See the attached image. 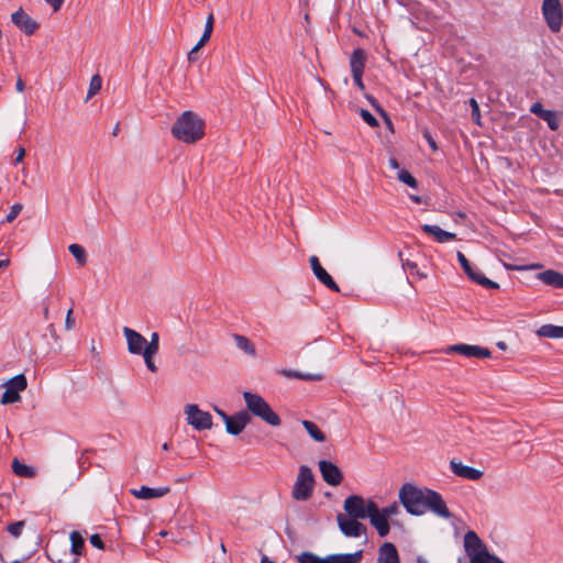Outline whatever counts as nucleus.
I'll return each instance as SVG.
<instances>
[{
    "instance_id": "nucleus-1",
    "label": "nucleus",
    "mask_w": 563,
    "mask_h": 563,
    "mask_svg": "<svg viewBox=\"0 0 563 563\" xmlns=\"http://www.w3.org/2000/svg\"><path fill=\"white\" fill-rule=\"evenodd\" d=\"M398 496L406 511L412 516L432 512L442 519H450L452 517L442 496L430 488L406 483L400 487Z\"/></svg>"
},
{
    "instance_id": "nucleus-2",
    "label": "nucleus",
    "mask_w": 563,
    "mask_h": 563,
    "mask_svg": "<svg viewBox=\"0 0 563 563\" xmlns=\"http://www.w3.org/2000/svg\"><path fill=\"white\" fill-rule=\"evenodd\" d=\"M173 136L184 143L192 144L202 139L205 123L192 111L183 112L172 128Z\"/></svg>"
},
{
    "instance_id": "nucleus-3",
    "label": "nucleus",
    "mask_w": 563,
    "mask_h": 563,
    "mask_svg": "<svg viewBox=\"0 0 563 563\" xmlns=\"http://www.w3.org/2000/svg\"><path fill=\"white\" fill-rule=\"evenodd\" d=\"M243 399L245 401L247 412L260 418L272 427H278L282 423L279 416L261 395L244 391Z\"/></svg>"
},
{
    "instance_id": "nucleus-4",
    "label": "nucleus",
    "mask_w": 563,
    "mask_h": 563,
    "mask_svg": "<svg viewBox=\"0 0 563 563\" xmlns=\"http://www.w3.org/2000/svg\"><path fill=\"white\" fill-rule=\"evenodd\" d=\"M314 476L310 467L301 465L291 489V497L297 501L308 500L313 493Z\"/></svg>"
},
{
    "instance_id": "nucleus-5",
    "label": "nucleus",
    "mask_w": 563,
    "mask_h": 563,
    "mask_svg": "<svg viewBox=\"0 0 563 563\" xmlns=\"http://www.w3.org/2000/svg\"><path fill=\"white\" fill-rule=\"evenodd\" d=\"M186 421L197 431L209 430L212 428V416L208 411L201 410L196 404H187L184 407Z\"/></svg>"
},
{
    "instance_id": "nucleus-6",
    "label": "nucleus",
    "mask_w": 563,
    "mask_h": 563,
    "mask_svg": "<svg viewBox=\"0 0 563 563\" xmlns=\"http://www.w3.org/2000/svg\"><path fill=\"white\" fill-rule=\"evenodd\" d=\"M541 10L544 21L551 32H560L563 23V9L560 1L543 0Z\"/></svg>"
},
{
    "instance_id": "nucleus-7",
    "label": "nucleus",
    "mask_w": 563,
    "mask_h": 563,
    "mask_svg": "<svg viewBox=\"0 0 563 563\" xmlns=\"http://www.w3.org/2000/svg\"><path fill=\"white\" fill-rule=\"evenodd\" d=\"M375 504L372 499H365L360 495H351L345 498L343 509L347 516L356 519H367L371 510L369 505Z\"/></svg>"
},
{
    "instance_id": "nucleus-8",
    "label": "nucleus",
    "mask_w": 563,
    "mask_h": 563,
    "mask_svg": "<svg viewBox=\"0 0 563 563\" xmlns=\"http://www.w3.org/2000/svg\"><path fill=\"white\" fill-rule=\"evenodd\" d=\"M27 387L26 377L23 374L15 375L5 383V390L1 396V404H14L21 399L20 393Z\"/></svg>"
},
{
    "instance_id": "nucleus-9",
    "label": "nucleus",
    "mask_w": 563,
    "mask_h": 563,
    "mask_svg": "<svg viewBox=\"0 0 563 563\" xmlns=\"http://www.w3.org/2000/svg\"><path fill=\"white\" fill-rule=\"evenodd\" d=\"M336 521L340 531L347 538H360L366 533V527L358 519L339 514Z\"/></svg>"
},
{
    "instance_id": "nucleus-10",
    "label": "nucleus",
    "mask_w": 563,
    "mask_h": 563,
    "mask_svg": "<svg viewBox=\"0 0 563 563\" xmlns=\"http://www.w3.org/2000/svg\"><path fill=\"white\" fill-rule=\"evenodd\" d=\"M457 260L470 279L486 288H499V285L496 282L490 280L482 272L473 268L471 266V263L462 252H457Z\"/></svg>"
},
{
    "instance_id": "nucleus-11",
    "label": "nucleus",
    "mask_w": 563,
    "mask_h": 563,
    "mask_svg": "<svg viewBox=\"0 0 563 563\" xmlns=\"http://www.w3.org/2000/svg\"><path fill=\"white\" fill-rule=\"evenodd\" d=\"M444 353H457L460 355L466 357H476V358H488L492 356V352L487 347L478 346V345H470V344H453L448 346L444 350Z\"/></svg>"
},
{
    "instance_id": "nucleus-12",
    "label": "nucleus",
    "mask_w": 563,
    "mask_h": 563,
    "mask_svg": "<svg viewBox=\"0 0 563 563\" xmlns=\"http://www.w3.org/2000/svg\"><path fill=\"white\" fill-rule=\"evenodd\" d=\"M368 510H371V514L367 519H369L371 525L375 528L379 537H386L390 531V519L385 516L376 503L371 504Z\"/></svg>"
},
{
    "instance_id": "nucleus-13",
    "label": "nucleus",
    "mask_w": 563,
    "mask_h": 563,
    "mask_svg": "<svg viewBox=\"0 0 563 563\" xmlns=\"http://www.w3.org/2000/svg\"><path fill=\"white\" fill-rule=\"evenodd\" d=\"M464 548L468 555L471 563L475 561V558L481 556L487 552V548L479 537L474 531H467L464 536Z\"/></svg>"
},
{
    "instance_id": "nucleus-14",
    "label": "nucleus",
    "mask_w": 563,
    "mask_h": 563,
    "mask_svg": "<svg viewBox=\"0 0 563 563\" xmlns=\"http://www.w3.org/2000/svg\"><path fill=\"white\" fill-rule=\"evenodd\" d=\"M123 334L131 354L142 355L145 352L146 339L142 334L129 327L123 328Z\"/></svg>"
},
{
    "instance_id": "nucleus-15",
    "label": "nucleus",
    "mask_w": 563,
    "mask_h": 563,
    "mask_svg": "<svg viewBox=\"0 0 563 563\" xmlns=\"http://www.w3.org/2000/svg\"><path fill=\"white\" fill-rule=\"evenodd\" d=\"M319 470L322 475L323 481L331 485L338 486L341 484L343 479L342 472L340 468L330 461L322 460L319 462Z\"/></svg>"
},
{
    "instance_id": "nucleus-16",
    "label": "nucleus",
    "mask_w": 563,
    "mask_h": 563,
    "mask_svg": "<svg viewBox=\"0 0 563 563\" xmlns=\"http://www.w3.org/2000/svg\"><path fill=\"white\" fill-rule=\"evenodd\" d=\"M309 262L314 276L320 283H322L325 287H328L331 290H340L338 284L333 280L331 275L322 267V265L319 262V258L316 255L310 256Z\"/></svg>"
},
{
    "instance_id": "nucleus-17",
    "label": "nucleus",
    "mask_w": 563,
    "mask_h": 563,
    "mask_svg": "<svg viewBox=\"0 0 563 563\" xmlns=\"http://www.w3.org/2000/svg\"><path fill=\"white\" fill-rule=\"evenodd\" d=\"M251 421L250 413L247 411H239L231 416L225 424V430L228 433L232 435L240 434L244 428L249 424Z\"/></svg>"
},
{
    "instance_id": "nucleus-18",
    "label": "nucleus",
    "mask_w": 563,
    "mask_h": 563,
    "mask_svg": "<svg viewBox=\"0 0 563 563\" xmlns=\"http://www.w3.org/2000/svg\"><path fill=\"white\" fill-rule=\"evenodd\" d=\"M12 22L26 35H32L37 29L38 23L34 21L22 9H19L11 15Z\"/></svg>"
},
{
    "instance_id": "nucleus-19",
    "label": "nucleus",
    "mask_w": 563,
    "mask_h": 563,
    "mask_svg": "<svg viewBox=\"0 0 563 563\" xmlns=\"http://www.w3.org/2000/svg\"><path fill=\"white\" fill-rule=\"evenodd\" d=\"M450 468L456 476L471 481H477L483 476L482 471L464 465L462 462H456L454 460L450 462Z\"/></svg>"
},
{
    "instance_id": "nucleus-20",
    "label": "nucleus",
    "mask_w": 563,
    "mask_h": 563,
    "mask_svg": "<svg viewBox=\"0 0 563 563\" xmlns=\"http://www.w3.org/2000/svg\"><path fill=\"white\" fill-rule=\"evenodd\" d=\"M170 492V488L165 487H156L151 488L147 486H141L139 489H132L131 494L135 496L139 499H153V498H161L165 495H167Z\"/></svg>"
},
{
    "instance_id": "nucleus-21",
    "label": "nucleus",
    "mask_w": 563,
    "mask_h": 563,
    "mask_svg": "<svg viewBox=\"0 0 563 563\" xmlns=\"http://www.w3.org/2000/svg\"><path fill=\"white\" fill-rule=\"evenodd\" d=\"M377 563H400L395 544L385 542L379 547Z\"/></svg>"
},
{
    "instance_id": "nucleus-22",
    "label": "nucleus",
    "mask_w": 563,
    "mask_h": 563,
    "mask_svg": "<svg viewBox=\"0 0 563 563\" xmlns=\"http://www.w3.org/2000/svg\"><path fill=\"white\" fill-rule=\"evenodd\" d=\"M537 278L543 284L554 287L563 288V274L553 269H547L537 275Z\"/></svg>"
},
{
    "instance_id": "nucleus-23",
    "label": "nucleus",
    "mask_w": 563,
    "mask_h": 563,
    "mask_svg": "<svg viewBox=\"0 0 563 563\" xmlns=\"http://www.w3.org/2000/svg\"><path fill=\"white\" fill-rule=\"evenodd\" d=\"M363 550L354 553L330 554L325 556V563H361Z\"/></svg>"
},
{
    "instance_id": "nucleus-24",
    "label": "nucleus",
    "mask_w": 563,
    "mask_h": 563,
    "mask_svg": "<svg viewBox=\"0 0 563 563\" xmlns=\"http://www.w3.org/2000/svg\"><path fill=\"white\" fill-rule=\"evenodd\" d=\"M366 63V53L362 48L353 51L350 57V67L352 75L363 74Z\"/></svg>"
},
{
    "instance_id": "nucleus-25",
    "label": "nucleus",
    "mask_w": 563,
    "mask_h": 563,
    "mask_svg": "<svg viewBox=\"0 0 563 563\" xmlns=\"http://www.w3.org/2000/svg\"><path fill=\"white\" fill-rule=\"evenodd\" d=\"M421 229L423 232L433 235L440 243L449 242L451 240H454L456 236L455 233L444 231L438 225L423 224Z\"/></svg>"
},
{
    "instance_id": "nucleus-26",
    "label": "nucleus",
    "mask_w": 563,
    "mask_h": 563,
    "mask_svg": "<svg viewBox=\"0 0 563 563\" xmlns=\"http://www.w3.org/2000/svg\"><path fill=\"white\" fill-rule=\"evenodd\" d=\"M283 375L288 378H298L308 382H319L323 378L320 373H301L297 371L284 369Z\"/></svg>"
},
{
    "instance_id": "nucleus-27",
    "label": "nucleus",
    "mask_w": 563,
    "mask_h": 563,
    "mask_svg": "<svg viewBox=\"0 0 563 563\" xmlns=\"http://www.w3.org/2000/svg\"><path fill=\"white\" fill-rule=\"evenodd\" d=\"M234 342L236 346L243 351L245 354L250 356L256 355V349L255 345L251 342V340L244 335L241 334H234L233 335Z\"/></svg>"
},
{
    "instance_id": "nucleus-28",
    "label": "nucleus",
    "mask_w": 563,
    "mask_h": 563,
    "mask_svg": "<svg viewBox=\"0 0 563 563\" xmlns=\"http://www.w3.org/2000/svg\"><path fill=\"white\" fill-rule=\"evenodd\" d=\"M539 336L559 339L563 338V327L544 324L537 331Z\"/></svg>"
},
{
    "instance_id": "nucleus-29",
    "label": "nucleus",
    "mask_w": 563,
    "mask_h": 563,
    "mask_svg": "<svg viewBox=\"0 0 563 563\" xmlns=\"http://www.w3.org/2000/svg\"><path fill=\"white\" fill-rule=\"evenodd\" d=\"M70 539V551L76 556H79L82 554L84 548H85V540L84 537L78 531H73L69 536Z\"/></svg>"
},
{
    "instance_id": "nucleus-30",
    "label": "nucleus",
    "mask_w": 563,
    "mask_h": 563,
    "mask_svg": "<svg viewBox=\"0 0 563 563\" xmlns=\"http://www.w3.org/2000/svg\"><path fill=\"white\" fill-rule=\"evenodd\" d=\"M12 470L14 474L25 478H32L35 476V471L32 466L21 463L18 459L12 461Z\"/></svg>"
},
{
    "instance_id": "nucleus-31",
    "label": "nucleus",
    "mask_w": 563,
    "mask_h": 563,
    "mask_svg": "<svg viewBox=\"0 0 563 563\" xmlns=\"http://www.w3.org/2000/svg\"><path fill=\"white\" fill-rule=\"evenodd\" d=\"M302 426L303 428L306 429V431L308 432V434L317 442H324L325 441V435L324 433L320 430V428L312 421H309V420H302Z\"/></svg>"
},
{
    "instance_id": "nucleus-32",
    "label": "nucleus",
    "mask_w": 563,
    "mask_h": 563,
    "mask_svg": "<svg viewBox=\"0 0 563 563\" xmlns=\"http://www.w3.org/2000/svg\"><path fill=\"white\" fill-rule=\"evenodd\" d=\"M68 251L70 252V254L75 257L76 262L79 264V265H85L87 263V253L85 251V249L79 245V244H70L68 246Z\"/></svg>"
},
{
    "instance_id": "nucleus-33",
    "label": "nucleus",
    "mask_w": 563,
    "mask_h": 563,
    "mask_svg": "<svg viewBox=\"0 0 563 563\" xmlns=\"http://www.w3.org/2000/svg\"><path fill=\"white\" fill-rule=\"evenodd\" d=\"M297 560L299 563H325V558H319L312 552H302Z\"/></svg>"
},
{
    "instance_id": "nucleus-34",
    "label": "nucleus",
    "mask_w": 563,
    "mask_h": 563,
    "mask_svg": "<svg viewBox=\"0 0 563 563\" xmlns=\"http://www.w3.org/2000/svg\"><path fill=\"white\" fill-rule=\"evenodd\" d=\"M159 347V335L157 332L151 334L150 342L145 343V353L157 354Z\"/></svg>"
},
{
    "instance_id": "nucleus-35",
    "label": "nucleus",
    "mask_w": 563,
    "mask_h": 563,
    "mask_svg": "<svg viewBox=\"0 0 563 563\" xmlns=\"http://www.w3.org/2000/svg\"><path fill=\"white\" fill-rule=\"evenodd\" d=\"M541 119L548 123V126L552 131L558 130V128H559V120H558V117H556L554 111L547 110L545 112L542 113Z\"/></svg>"
},
{
    "instance_id": "nucleus-36",
    "label": "nucleus",
    "mask_w": 563,
    "mask_h": 563,
    "mask_svg": "<svg viewBox=\"0 0 563 563\" xmlns=\"http://www.w3.org/2000/svg\"><path fill=\"white\" fill-rule=\"evenodd\" d=\"M102 87V79L99 75H95L90 79L87 100L95 96Z\"/></svg>"
},
{
    "instance_id": "nucleus-37",
    "label": "nucleus",
    "mask_w": 563,
    "mask_h": 563,
    "mask_svg": "<svg viewBox=\"0 0 563 563\" xmlns=\"http://www.w3.org/2000/svg\"><path fill=\"white\" fill-rule=\"evenodd\" d=\"M397 178L399 179V181L408 185L411 188H416L418 186L416 178L405 169L398 172Z\"/></svg>"
},
{
    "instance_id": "nucleus-38",
    "label": "nucleus",
    "mask_w": 563,
    "mask_h": 563,
    "mask_svg": "<svg viewBox=\"0 0 563 563\" xmlns=\"http://www.w3.org/2000/svg\"><path fill=\"white\" fill-rule=\"evenodd\" d=\"M472 563H504V562L487 551V552L483 553L481 556L475 558V561Z\"/></svg>"
},
{
    "instance_id": "nucleus-39",
    "label": "nucleus",
    "mask_w": 563,
    "mask_h": 563,
    "mask_svg": "<svg viewBox=\"0 0 563 563\" xmlns=\"http://www.w3.org/2000/svg\"><path fill=\"white\" fill-rule=\"evenodd\" d=\"M380 509L383 510L385 516H387L390 519V521L393 523L395 522L393 520V518L396 517L400 512V508L397 503H391L390 505H388L384 508H380Z\"/></svg>"
},
{
    "instance_id": "nucleus-40",
    "label": "nucleus",
    "mask_w": 563,
    "mask_h": 563,
    "mask_svg": "<svg viewBox=\"0 0 563 563\" xmlns=\"http://www.w3.org/2000/svg\"><path fill=\"white\" fill-rule=\"evenodd\" d=\"M360 114L362 119L372 128L378 126L377 119L366 109H361Z\"/></svg>"
},
{
    "instance_id": "nucleus-41",
    "label": "nucleus",
    "mask_w": 563,
    "mask_h": 563,
    "mask_svg": "<svg viewBox=\"0 0 563 563\" xmlns=\"http://www.w3.org/2000/svg\"><path fill=\"white\" fill-rule=\"evenodd\" d=\"M24 527L23 521H16L8 526V531L15 538L20 537Z\"/></svg>"
},
{
    "instance_id": "nucleus-42",
    "label": "nucleus",
    "mask_w": 563,
    "mask_h": 563,
    "mask_svg": "<svg viewBox=\"0 0 563 563\" xmlns=\"http://www.w3.org/2000/svg\"><path fill=\"white\" fill-rule=\"evenodd\" d=\"M470 104L472 107V118H473L474 122H476L477 124H481V113H479V107H478L477 101L472 98L470 100Z\"/></svg>"
},
{
    "instance_id": "nucleus-43",
    "label": "nucleus",
    "mask_w": 563,
    "mask_h": 563,
    "mask_svg": "<svg viewBox=\"0 0 563 563\" xmlns=\"http://www.w3.org/2000/svg\"><path fill=\"white\" fill-rule=\"evenodd\" d=\"M22 210V205L20 203H14L11 209H10V212L7 214L5 217V221L7 222H12L18 216L19 213L21 212Z\"/></svg>"
},
{
    "instance_id": "nucleus-44",
    "label": "nucleus",
    "mask_w": 563,
    "mask_h": 563,
    "mask_svg": "<svg viewBox=\"0 0 563 563\" xmlns=\"http://www.w3.org/2000/svg\"><path fill=\"white\" fill-rule=\"evenodd\" d=\"M156 354H148V353H143L142 356L144 357V362L146 364V367L150 372L152 373H156L157 372V367L156 365L154 364L153 362V357L155 356Z\"/></svg>"
},
{
    "instance_id": "nucleus-45",
    "label": "nucleus",
    "mask_w": 563,
    "mask_h": 563,
    "mask_svg": "<svg viewBox=\"0 0 563 563\" xmlns=\"http://www.w3.org/2000/svg\"><path fill=\"white\" fill-rule=\"evenodd\" d=\"M92 547L102 550L104 548V543L99 534H92L89 539Z\"/></svg>"
},
{
    "instance_id": "nucleus-46",
    "label": "nucleus",
    "mask_w": 563,
    "mask_h": 563,
    "mask_svg": "<svg viewBox=\"0 0 563 563\" xmlns=\"http://www.w3.org/2000/svg\"><path fill=\"white\" fill-rule=\"evenodd\" d=\"M75 325V320L73 318V308H69L68 311H67V314H66V320H65V328L66 330H71Z\"/></svg>"
},
{
    "instance_id": "nucleus-47",
    "label": "nucleus",
    "mask_w": 563,
    "mask_h": 563,
    "mask_svg": "<svg viewBox=\"0 0 563 563\" xmlns=\"http://www.w3.org/2000/svg\"><path fill=\"white\" fill-rule=\"evenodd\" d=\"M530 111L532 113H534L536 115H538L539 118L542 117V113L545 112L547 110L543 109L542 104L540 102H534L531 108H530Z\"/></svg>"
},
{
    "instance_id": "nucleus-48",
    "label": "nucleus",
    "mask_w": 563,
    "mask_h": 563,
    "mask_svg": "<svg viewBox=\"0 0 563 563\" xmlns=\"http://www.w3.org/2000/svg\"><path fill=\"white\" fill-rule=\"evenodd\" d=\"M212 33L203 31L199 42L196 44L197 47L201 48L209 40Z\"/></svg>"
},
{
    "instance_id": "nucleus-49",
    "label": "nucleus",
    "mask_w": 563,
    "mask_h": 563,
    "mask_svg": "<svg viewBox=\"0 0 563 563\" xmlns=\"http://www.w3.org/2000/svg\"><path fill=\"white\" fill-rule=\"evenodd\" d=\"M214 18L213 14H209L206 21L205 31L212 33Z\"/></svg>"
},
{
    "instance_id": "nucleus-50",
    "label": "nucleus",
    "mask_w": 563,
    "mask_h": 563,
    "mask_svg": "<svg viewBox=\"0 0 563 563\" xmlns=\"http://www.w3.org/2000/svg\"><path fill=\"white\" fill-rule=\"evenodd\" d=\"M505 267L508 268V269L523 271V269H534V268H538L540 266L538 264H532L530 266H509V265H505Z\"/></svg>"
},
{
    "instance_id": "nucleus-51",
    "label": "nucleus",
    "mask_w": 563,
    "mask_h": 563,
    "mask_svg": "<svg viewBox=\"0 0 563 563\" xmlns=\"http://www.w3.org/2000/svg\"><path fill=\"white\" fill-rule=\"evenodd\" d=\"M46 2L53 8V10L56 12L60 9L64 0H46Z\"/></svg>"
},
{
    "instance_id": "nucleus-52",
    "label": "nucleus",
    "mask_w": 563,
    "mask_h": 563,
    "mask_svg": "<svg viewBox=\"0 0 563 563\" xmlns=\"http://www.w3.org/2000/svg\"><path fill=\"white\" fill-rule=\"evenodd\" d=\"M25 156V150L23 147H19L18 151H16V156L14 158V163L15 164H19L23 161Z\"/></svg>"
},
{
    "instance_id": "nucleus-53",
    "label": "nucleus",
    "mask_w": 563,
    "mask_h": 563,
    "mask_svg": "<svg viewBox=\"0 0 563 563\" xmlns=\"http://www.w3.org/2000/svg\"><path fill=\"white\" fill-rule=\"evenodd\" d=\"M353 76V80L355 82V85L361 89V90H364L365 86L363 84V80H362V76L363 74H357V75H352Z\"/></svg>"
},
{
    "instance_id": "nucleus-54",
    "label": "nucleus",
    "mask_w": 563,
    "mask_h": 563,
    "mask_svg": "<svg viewBox=\"0 0 563 563\" xmlns=\"http://www.w3.org/2000/svg\"><path fill=\"white\" fill-rule=\"evenodd\" d=\"M200 48L197 47L196 45L191 48V51L188 53V60L190 63L195 62L197 59V53Z\"/></svg>"
},
{
    "instance_id": "nucleus-55",
    "label": "nucleus",
    "mask_w": 563,
    "mask_h": 563,
    "mask_svg": "<svg viewBox=\"0 0 563 563\" xmlns=\"http://www.w3.org/2000/svg\"><path fill=\"white\" fill-rule=\"evenodd\" d=\"M214 411L222 418L223 422L225 423L228 419L231 417L228 413H225L222 409L216 407Z\"/></svg>"
},
{
    "instance_id": "nucleus-56",
    "label": "nucleus",
    "mask_w": 563,
    "mask_h": 563,
    "mask_svg": "<svg viewBox=\"0 0 563 563\" xmlns=\"http://www.w3.org/2000/svg\"><path fill=\"white\" fill-rule=\"evenodd\" d=\"M388 165L393 169H399V163H398V161L395 157H390L388 159Z\"/></svg>"
},
{
    "instance_id": "nucleus-57",
    "label": "nucleus",
    "mask_w": 563,
    "mask_h": 563,
    "mask_svg": "<svg viewBox=\"0 0 563 563\" xmlns=\"http://www.w3.org/2000/svg\"><path fill=\"white\" fill-rule=\"evenodd\" d=\"M15 88L19 92H22L25 88V84L20 77L16 80Z\"/></svg>"
},
{
    "instance_id": "nucleus-58",
    "label": "nucleus",
    "mask_w": 563,
    "mask_h": 563,
    "mask_svg": "<svg viewBox=\"0 0 563 563\" xmlns=\"http://www.w3.org/2000/svg\"><path fill=\"white\" fill-rule=\"evenodd\" d=\"M424 136H426L430 147L435 151L437 150V144H435L434 140L431 137V135L430 134H426Z\"/></svg>"
},
{
    "instance_id": "nucleus-59",
    "label": "nucleus",
    "mask_w": 563,
    "mask_h": 563,
    "mask_svg": "<svg viewBox=\"0 0 563 563\" xmlns=\"http://www.w3.org/2000/svg\"><path fill=\"white\" fill-rule=\"evenodd\" d=\"M9 264H10V261L8 258L7 260H1L0 261V269L8 267Z\"/></svg>"
},
{
    "instance_id": "nucleus-60",
    "label": "nucleus",
    "mask_w": 563,
    "mask_h": 563,
    "mask_svg": "<svg viewBox=\"0 0 563 563\" xmlns=\"http://www.w3.org/2000/svg\"><path fill=\"white\" fill-rule=\"evenodd\" d=\"M409 198L416 203H421V198L419 196L410 195Z\"/></svg>"
},
{
    "instance_id": "nucleus-61",
    "label": "nucleus",
    "mask_w": 563,
    "mask_h": 563,
    "mask_svg": "<svg viewBox=\"0 0 563 563\" xmlns=\"http://www.w3.org/2000/svg\"><path fill=\"white\" fill-rule=\"evenodd\" d=\"M406 266L409 267L410 271L415 269L417 265L412 262L407 261Z\"/></svg>"
},
{
    "instance_id": "nucleus-62",
    "label": "nucleus",
    "mask_w": 563,
    "mask_h": 563,
    "mask_svg": "<svg viewBox=\"0 0 563 563\" xmlns=\"http://www.w3.org/2000/svg\"><path fill=\"white\" fill-rule=\"evenodd\" d=\"M261 563H274L271 559H268L266 555H264L261 560Z\"/></svg>"
},
{
    "instance_id": "nucleus-63",
    "label": "nucleus",
    "mask_w": 563,
    "mask_h": 563,
    "mask_svg": "<svg viewBox=\"0 0 563 563\" xmlns=\"http://www.w3.org/2000/svg\"><path fill=\"white\" fill-rule=\"evenodd\" d=\"M417 563H428L423 558L419 556Z\"/></svg>"
},
{
    "instance_id": "nucleus-64",
    "label": "nucleus",
    "mask_w": 563,
    "mask_h": 563,
    "mask_svg": "<svg viewBox=\"0 0 563 563\" xmlns=\"http://www.w3.org/2000/svg\"><path fill=\"white\" fill-rule=\"evenodd\" d=\"M78 559L75 558L71 562H63L62 560H58L59 563H77Z\"/></svg>"
}]
</instances>
